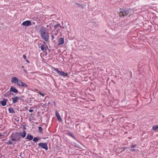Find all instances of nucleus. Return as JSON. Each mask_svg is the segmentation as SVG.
<instances>
[{
	"label": "nucleus",
	"instance_id": "1",
	"mask_svg": "<svg viewBox=\"0 0 158 158\" xmlns=\"http://www.w3.org/2000/svg\"><path fill=\"white\" fill-rule=\"evenodd\" d=\"M40 33L41 37L45 41L47 42L49 38V33L46 28L41 27L40 29Z\"/></svg>",
	"mask_w": 158,
	"mask_h": 158
},
{
	"label": "nucleus",
	"instance_id": "2",
	"mask_svg": "<svg viewBox=\"0 0 158 158\" xmlns=\"http://www.w3.org/2000/svg\"><path fill=\"white\" fill-rule=\"evenodd\" d=\"M119 15L120 16H124L128 15L130 12V9H120Z\"/></svg>",
	"mask_w": 158,
	"mask_h": 158
},
{
	"label": "nucleus",
	"instance_id": "3",
	"mask_svg": "<svg viewBox=\"0 0 158 158\" xmlns=\"http://www.w3.org/2000/svg\"><path fill=\"white\" fill-rule=\"evenodd\" d=\"M19 136V132H13L10 135V137L11 138V140L12 141H17V138Z\"/></svg>",
	"mask_w": 158,
	"mask_h": 158
},
{
	"label": "nucleus",
	"instance_id": "4",
	"mask_svg": "<svg viewBox=\"0 0 158 158\" xmlns=\"http://www.w3.org/2000/svg\"><path fill=\"white\" fill-rule=\"evenodd\" d=\"M39 148L41 147V148L44 149L47 151L48 150L47 143H40L38 144Z\"/></svg>",
	"mask_w": 158,
	"mask_h": 158
},
{
	"label": "nucleus",
	"instance_id": "5",
	"mask_svg": "<svg viewBox=\"0 0 158 158\" xmlns=\"http://www.w3.org/2000/svg\"><path fill=\"white\" fill-rule=\"evenodd\" d=\"M31 25V22L29 20H27L23 22L21 24V25L26 26H29Z\"/></svg>",
	"mask_w": 158,
	"mask_h": 158
},
{
	"label": "nucleus",
	"instance_id": "6",
	"mask_svg": "<svg viewBox=\"0 0 158 158\" xmlns=\"http://www.w3.org/2000/svg\"><path fill=\"white\" fill-rule=\"evenodd\" d=\"M18 85L20 86L21 87H27L28 85H27L25 83L22 82L21 80H19L17 84Z\"/></svg>",
	"mask_w": 158,
	"mask_h": 158
},
{
	"label": "nucleus",
	"instance_id": "7",
	"mask_svg": "<svg viewBox=\"0 0 158 158\" xmlns=\"http://www.w3.org/2000/svg\"><path fill=\"white\" fill-rule=\"evenodd\" d=\"M8 101V100L7 99L4 98L2 101L0 102V104H1L3 106H5L6 105Z\"/></svg>",
	"mask_w": 158,
	"mask_h": 158
},
{
	"label": "nucleus",
	"instance_id": "8",
	"mask_svg": "<svg viewBox=\"0 0 158 158\" xmlns=\"http://www.w3.org/2000/svg\"><path fill=\"white\" fill-rule=\"evenodd\" d=\"M19 80H18V79L15 77H13L11 78V82L12 83H18Z\"/></svg>",
	"mask_w": 158,
	"mask_h": 158
},
{
	"label": "nucleus",
	"instance_id": "9",
	"mask_svg": "<svg viewBox=\"0 0 158 158\" xmlns=\"http://www.w3.org/2000/svg\"><path fill=\"white\" fill-rule=\"evenodd\" d=\"M19 99H21L20 98L18 97H15L12 98V102L14 103H15L17 102L18 101V100Z\"/></svg>",
	"mask_w": 158,
	"mask_h": 158
},
{
	"label": "nucleus",
	"instance_id": "10",
	"mask_svg": "<svg viewBox=\"0 0 158 158\" xmlns=\"http://www.w3.org/2000/svg\"><path fill=\"white\" fill-rule=\"evenodd\" d=\"M10 91L11 92H13L15 93H17L18 92V90L13 86L11 87Z\"/></svg>",
	"mask_w": 158,
	"mask_h": 158
},
{
	"label": "nucleus",
	"instance_id": "11",
	"mask_svg": "<svg viewBox=\"0 0 158 158\" xmlns=\"http://www.w3.org/2000/svg\"><path fill=\"white\" fill-rule=\"evenodd\" d=\"M55 115L57 118V119L59 121H62V119L60 117L59 113L57 111H56Z\"/></svg>",
	"mask_w": 158,
	"mask_h": 158
},
{
	"label": "nucleus",
	"instance_id": "12",
	"mask_svg": "<svg viewBox=\"0 0 158 158\" xmlns=\"http://www.w3.org/2000/svg\"><path fill=\"white\" fill-rule=\"evenodd\" d=\"M46 48H48L47 46L46 47L45 45L44 44L42 45L40 47V48L41 49V50L44 52H45L46 51Z\"/></svg>",
	"mask_w": 158,
	"mask_h": 158
},
{
	"label": "nucleus",
	"instance_id": "13",
	"mask_svg": "<svg viewBox=\"0 0 158 158\" xmlns=\"http://www.w3.org/2000/svg\"><path fill=\"white\" fill-rule=\"evenodd\" d=\"M26 132L25 131H24L23 132H20L19 133V136H21L22 137H23V138L25 137L26 136Z\"/></svg>",
	"mask_w": 158,
	"mask_h": 158
},
{
	"label": "nucleus",
	"instance_id": "14",
	"mask_svg": "<svg viewBox=\"0 0 158 158\" xmlns=\"http://www.w3.org/2000/svg\"><path fill=\"white\" fill-rule=\"evenodd\" d=\"M11 94L13 95H14V94L13 93L11 94V93L10 92V91L9 90L8 91L6 94H3V96L5 97H7V96H9Z\"/></svg>",
	"mask_w": 158,
	"mask_h": 158
},
{
	"label": "nucleus",
	"instance_id": "15",
	"mask_svg": "<svg viewBox=\"0 0 158 158\" xmlns=\"http://www.w3.org/2000/svg\"><path fill=\"white\" fill-rule=\"evenodd\" d=\"M64 38H61L60 39L58 44V45H62L64 44Z\"/></svg>",
	"mask_w": 158,
	"mask_h": 158
},
{
	"label": "nucleus",
	"instance_id": "16",
	"mask_svg": "<svg viewBox=\"0 0 158 158\" xmlns=\"http://www.w3.org/2000/svg\"><path fill=\"white\" fill-rule=\"evenodd\" d=\"M127 148V147L122 148H118L117 150H118V151H120V153H121L123 152L124 151V150Z\"/></svg>",
	"mask_w": 158,
	"mask_h": 158
},
{
	"label": "nucleus",
	"instance_id": "17",
	"mask_svg": "<svg viewBox=\"0 0 158 158\" xmlns=\"http://www.w3.org/2000/svg\"><path fill=\"white\" fill-rule=\"evenodd\" d=\"M9 113H15V111H14L13 109L11 107H10L8 108V109Z\"/></svg>",
	"mask_w": 158,
	"mask_h": 158
},
{
	"label": "nucleus",
	"instance_id": "18",
	"mask_svg": "<svg viewBox=\"0 0 158 158\" xmlns=\"http://www.w3.org/2000/svg\"><path fill=\"white\" fill-rule=\"evenodd\" d=\"M26 139L30 140H31L33 139V136L31 134H28Z\"/></svg>",
	"mask_w": 158,
	"mask_h": 158
},
{
	"label": "nucleus",
	"instance_id": "19",
	"mask_svg": "<svg viewBox=\"0 0 158 158\" xmlns=\"http://www.w3.org/2000/svg\"><path fill=\"white\" fill-rule=\"evenodd\" d=\"M68 134L70 136H71V137H72L73 139H75V136L73 135V134L71 132H69L68 133Z\"/></svg>",
	"mask_w": 158,
	"mask_h": 158
},
{
	"label": "nucleus",
	"instance_id": "20",
	"mask_svg": "<svg viewBox=\"0 0 158 158\" xmlns=\"http://www.w3.org/2000/svg\"><path fill=\"white\" fill-rule=\"evenodd\" d=\"M60 75L63 77H65L67 74L65 73L63 71H61Z\"/></svg>",
	"mask_w": 158,
	"mask_h": 158
},
{
	"label": "nucleus",
	"instance_id": "21",
	"mask_svg": "<svg viewBox=\"0 0 158 158\" xmlns=\"http://www.w3.org/2000/svg\"><path fill=\"white\" fill-rule=\"evenodd\" d=\"M158 129V125H156L155 126H154L152 127V129L155 130L156 131Z\"/></svg>",
	"mask_w": 158,
	"mask_h": 158
},
{
	"label": "nucleus",
	"instance_id": "22",
	"mask_svg": "<svg viewBox=\"0 0 158 158\" xmlns=\"http://www.w3.org/2000/svg\"><path fill=\"white\" fill-rule=\"evenodd\" d=\"M40 139H39L38 138L35 137L33 138V141H34V142H36Z\"/></svg>",
	"mask_w": 158,
	"mask_h": 158
},
{
	"label": "nucleus",
	"instance_id": "23",
	"mask_svg": "<svg viewBox=\"0 0 158 158\" xmlns=\"http://www.w3.org/2000/svg\"><path fill=\"white\" fill-rule=\"evenodd\" d=\"M38 128H39V131L40 132L42 133V132L43 131L42 128L41 127H39Z\"/></svg>",
	"mask_w": 158,
	"mask_h": 158
},
{
	"label": "nucleus",
	"instance_id": "24",
	"mask_svg": "<svg viewBox=\"0 0 158 158\" xmlns=\"http://www.w3.org/2000/svg\"><path fill=\"white\" fill-rule=\"evenodd\" d=\"M6 134V133H5V132L3 133H0V136L3 137Z\"/></svg>",
	"mask_w": 158,
	"mask_h": 158
},
{
	"label": "nucleus",
	"instance_id": "25",
	"mask_svg": "<svg viewBox=\"0 0 158 158\" xmlns=\"http://www.w3.org/2000/svg\"><path fill=\"white\" fill-rule=\"evenodd\" d=\"M12 142H11L10 141H8L6 143V144H12Z\"/></svg>",
	"mask_w": 158,
	"mask_h": 158
},
{
	"label": "nucleus",
	"instance_id": "26",
	"mask_svg": "<svg viewBox=\"0 0 158 158\" xmlns=\"http://www.w3.org/2000/svg\"><path fill=\"white\" fill-rule=\"evenodd\" d=\"M76 5L79 7H81V6H82V5L80 4V3H76Z\"/></svg>",
	"mask_w": 158,
	"mask_h": 158
},
{
	"label": "nucleus",
	"instance_id": "27",
	"mask_svg": "<svg viewBox=\"0 0 158 158\" xmlns=\"http://www.w3.org/2000/svg\"><path fill=\"white\" fill-rule=\"evenodd\" d=\"M58 27L57 25H56L54 26V29L55 30H56L57 28Z\"/></svg>",
	"mask_w": 158,
	"mask_h": 158
},
{
	"label": "nucleus",
	"instance_id": "28",
	"mask_svg": "<svg viewBox=\"0 0 158 158\" xmlns=\"http://www.w3.org/2000/svg\"><path fill=\"white\" fill-rule=\"evenodd\" d=\"M23 57L25 60H26V56L25 55H23Z\"/></svg>",
	"mask_w": 158,
	"mask_h": 158
},
{
	"label": "nucleus",
	"instance_id": "29",
	"mask_svg": "<svg viewBox=\"0 0 158 158\" xmlns=\"http://www.w3.org/2000/svg\"><path fill=\"white\" fill-rule=\"evenodd\" d=\"M39 94H40V95H42L43 97H44V94H42L40 92L39 93Z\"/></svg>",
	"mask_w": 158,
	"mask_h": 158
},
{
	"label": "nucleus",
	"instance_id": "30",
	"mask_svg": "<svg viewBox=\"0 0 158 158\" xmlns=\"http://www.w3.org/2000/svg\"><path fill=\"white\" fill-rule=\"evenodd\" d=\"M136 145H132L131 146V148H134L135 147Z\"/></svg>",
	"mask_w": 158,
	"mask_h": 158
},
{
	"label": "nucleus",
	"instance_id": "31",
	"mask_svg": "<svg viewBox=\"0 0 158 158\" xmlns=\"http://www.w3.org/2000/svg\"><path fill=\"white\" fill-rule=\"evenodd\" d=\"M29 111L30 112H32L33 111V110L32 109H30L29 110Z\"/></svg>",
	"mask_w": 158,
	"mask_h": 158
},
{
	"label": "nucleus",
	"instance_id": "32",
	"mask_svg": "<svg viewBox=\"0 0 158 158\" xmlns=\"http://www.w3.org/2000/svg\"><path fill=\"white\" fill-rule=\"evenodd\" d=\"M54 70L55 71H56L57 72H58V71H59V70L57 69H56V68H55L54 69Z\"/></svg>",
	"mask_w": 158,
	"mask_h": 158
},
{
	"label": "nucleus",
	"instance_id": "33",
	"mask_svg": "<svg viewBox=\"0 0 158 158\" xmlns=\"http://www.w3.org/2000/svg\"><path fill=\"white\" fill-rule=\"evenodd\" d=\"M54 37L53 35H52V40H53L54 38Z\"/></svg>",
	"mask_w": 158,
	"mask_h": 158
},
{
	"label": "nucleus",
	"instance_id": "34",
	"mask_svg": "<svg viewBox=\"0 0 158 158\" xmlns=\"http://www.w3.org/2000/svg\"><path fill=\"white\" fill-rule=\"evenodd\" d=\"M61 71H60L59 70L58 71V72L57 73H58V74H59L60 75V73H61Z\"/></svg>",
	"mask_w": 158,
	"mask_h": 158
},
{
	"label": "nucleus",
	"instance_id": "35",
	"mask_svg": "<svg viewBox=\"0 0 158 158\" xmlns=\"http://www.w3.org/2000/svg\"><path fill=\"white\" fill-rule=\"evenodd\" d=\"M130 150L131 151L133 152V151H135V149H130Z\"/></svg>",
	"mask_w": 158,
	"mask_h": 158
},
{
	"label": "nucleus",
	"instance_id": "36",
	"mask_svg": "<svg viewBox=\"0 0 158 158\" xmlns=\"http://www.w3.org/2000/svg\"><path fill=\"white\" fill-rule=\"evenodd\" d=\"M56 25H57L58 27V26H60V27L61 26L60 23L57 24H56Z\"/></svg>",
	"mask_w": 158,
	"mask_h": 158
},
{
	"label": "nucleus",
	"instance_id": "37",
	"mask_svg": "<svg viewBox=\"0 0 158 158\" xmlns=\"http://www.w3.org/2000/svg\"><path fill=\"white\" fill-rule=\"evenodd\" d=\"M17 141H19L20 140V138H17Z\"/></svg>",
	"mask_w": 158,
	"mask_h": 158
},
{
	"label": "nucleus",
	"instance_id": "38",
	"mask_svg": "<svg viewBox=\"0 0 158 158\" xmlns=\"http://www.w3.org/2000/svg\"><path fill=\"white\" fill-rule=\"evenodd\" d=\"M24 72L26 73H27V71L25 69H24Z\"/></svg>",
	"mask_w": 158,
	"mask_h": 158
},
{
	"label": "nucleus",
	"instance_id": "39",
	"mask_svg": "<svg viewBox=\"0 0 158 158\" xmlns=\"http://www.w3.org/2000/svg\"><path fill=\"white\" fill-rule=\"evenodd\" d=\"M26 60V61L27 62L29 63V61H28L26 59V60Z\"/></svg>",
	"mask_w": 158,
	"mask_h": 158
},
{
	"label": "nucleus",
	"instance_id": "40",
	"mask_svg": "<svg viewBox=\"0 0 158 158\" xmlns=\"http://www.w3.org/2000/svg\"><path fill=\"white\" fill-rule=\"evenodd\" d=\"M60 28H63V29H64V27H61V26H60Z\"/></svg>",
	"mask_w": 158,
	"mask_h": 158
},
{
	"label": "nucleus",
	"instance_id": "41",
	"mask_svg": "<svg viewBox=\"0 0 158 158\" xmlns=\"http://www.w3.org/2000/svg\"><path fill=\"white\" fill-rule=\"evenodd\" d=\"M22 154V152H21V153H20V155H19V156H21Z\"/></svg>",
	"mask_w": 158,
	"mask_h": 158
},
{
	"label": "nucleus",
	"instance_id": "42",
	"mask_svg": "<svg viewBox=\"0 0 158 158\" xmlns=\"http://www.w3.org/2000/svg\"><path fill=\"white\" fill-rule=\"evenodd\" d=\"M49 27V25H48L46 26V27L47 28H48Z\"/></svg>",
	"mask_w": 158,
	"mask_h": 158
},
{
	"label": "nucleus",
	"instance_id": "43",
	"mask_svg": "<svg viewBox=\"0 0 158 158\" xmlns=\"http://www.w3.org/2000/svg\"><path fill=\"white\" fill-rule=\"evenodd\" d=\"M57 33H55V35H57Z\"/></svg>",
	"mask_w": 158,
	"mask_h": 158
},
{
	"label": "nucleus",
	"instance_id": "44",
	"mask_svg": "<svg viewBox=\"0 0 158 158\" xmlns=\"http://www.w3.org/2000/svg\"><path fill=\"white\" fill-rule=\"evenodd\" d=\"M22 67L23 68V66H22Z\"/></svg>",
	"mask_w": 158,
	"mask_h": 158
}]
</instances>
